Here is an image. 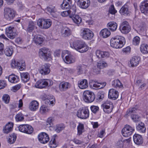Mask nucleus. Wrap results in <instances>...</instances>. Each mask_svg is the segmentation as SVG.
<instances>
[{"label": "nucleus", "mask_w": 148, "mask_h": 148, "mask_svg": "<svg viewBox=\"0 0 148 148\" xmlns=\"http://www.w3.org/2000/svg\"><path fill=\"white\" fill-rule=\"evenodd\" d=\"M70 43L71 48L81 53L85 52L88 49L89 47L82 40L72 39L70 41Z\"/></svg>", "instance_id": "nucleus-1"}, {"label": "nucleus", "mask_w": 148, "mask_h": 148, "mask_svg": "<svg viewBox=\"0 0 148 148\" xmlns=\"http://www.w3.org/2000/svg\"><path fill=\"white\" fill-rule=\"evenodd\" d=\"M110 46L116 49L123 47L125 44V40L123 36H116L112 37L110 40Z\"/></svg>", "instance_id": "nucleus-2"}, {"label": "nucleus", "mask_w": 148, "mask_h": 148, "mask_svg": "<svg viewBox=\"0 0 148 148\" xmlns=\"http://www.w3.org/2000/svg\"><path fill=\"white\" fill-rule=\"evenodd\" d=\"M39 56L41 59L45 60H50L52 59V57L49 49L43 47L39 49Z\"/></svg>", "instance_id": "nucleus-3"}, {"label": "nucleus", "mask_w": 148, "mask_h": 148, "mask_svg": "<svg viewBox=\"0 0 148 148\" xmlns=\"http://www.w3.org/2000/svg\"><path fill=\"white\" fill-rule=\"evenodd\" d=\"M38 26L42 29H47L49 28L52 24L51 20L49 19L39 18L38 20Z\"/></svg>", "instance_id": "nucleus-4"}, {"label": "nucleus", "mask_w": 148, "mask_h": 148, "mask_svg": "<svg viewBox=\"0 0 148 148\" xmlns=\"http://www.w3.org/2000/svg\"><path fill=\"white\" fill-rule=\"evenodd\" d=\"M80 35L83 39L86 40H90L93 38L94 34L89 29L85 28L81 29Z\"/></svg>", "instance_id": "nucleus-5"}, {"label": "nucleus", "mask_w": 148, "mask_h": 148, "mask_svg": "<svg viewBox=\"0 0 148 148\" xmlns=\"http://www.w3.org/2000/svg\"><path fill=\"white\" fill-rule=\"evenodd\" d=\"M53 84L52 81L50 79H40L36 82L35 87L38 88H42L48 86H51Z\"/></svg>", "instance_id": "nucleus-6"}, {"label": "nucleus", "mask_w": 148, "mask_h": 148, "mask_svg": "<svg viewBox=\"0 0 148 148\" xmlns=\"http://www.w3.org/2000/svg\"><path fill=\"white\" fill-rule=\"evenodd\" d=\"M77 116L80 119H86L89 116V110L87 107H84L80 108L77 113Z\"/></svg>", "instance_id": "nucleus-7"}, {"label": "nucleus", "mask_w": 148, "mask_h": 148, "mask_svg": "<svg viewBox=\"0 0 148 148\" xmlns=\"http://www.w3.org/2000/svg\"><path fill=\"white\" fill-rule=\"evenodd\" d=\"M83 99L86 102H92L95 99L93 92L89 90L85 91L83 93Z\"/></svg>", "instance_id": "nucleus-8"}, {"label": "nucleus", "mask_w": 148, "mask_h": 148, "mask_svg": "<svg viewBox=\"0 0 148 148\" xmlns=\"http://www.w3.org/2000/svg\"><path fill=\"white\" fill-rule=\"evenodd\" d=\"M135 130L134 127L126 125L122 130V134L124 137H127L132 135Z\"/></svg>", "instance_id": "nucleus-9"}, {"label": "nucleus", "mask_w": 148, "mask_h": 148, "mask_svg": "<svg viewBox=\"0 0 148 148\" xmlns=\"http://www.w3.org/2000/svg\"><path fill=\"white\" fill-rule=\"evenodd\" d=\"M103 111L106 113L109 114L111 113L113 108L112 103L109 100H107L101 105Z\"/></svg>", "instance_id": "nucleus-10"}, {"label": "nucleus", "mask_w": 148, "mask_h": 148, "mask_svg": "<svg viewBox=\"0 0 148 148\" xmlns=\"http://www.w3.org/2000/svg\"><path fill=\"white\" fill-rule=\"evenodd\" d=\"M15 12L14 10L9 8H6L4 10L5 18L8 20H10L15 16Z\"/></svg>", "instance_id": "nucleus-11"}, {"label": "nucleus", "mask_w": 148, "mask_h": 148, "mask_svg": "<svg viewBox=\"0 0 148 148\" xmlns=\"http://www.w3.org/2000/svg\"><path fill=\"white\" fill-rule=\"evenodd\" d=\"M89 85L91 88L97 89L103 88L106 85V83L105 82L99 83L93 80L90 82Z\"/></svg>", "instance_id": "nucleus-12"}, {"label": "nucleus", "mask_w": 148, "mask_h": 148, "mask_svg": "<svg viewBox=\"0 0 148 148\" xmlns=\"http://www.w3.org/2000/svg\"><path fill=\"white\" fill-rule=\"evenodd\" d=\"M121 32L124 34L128 33L130 30V27L128 22L126 21H123L120 27Z\"/></svg>", "instance_id": "nucleus-13"}, {"label": "nucleus", "mask_w": 148, "mask_h": 148, "mask_svg": "<svg viewBox=\"0 0 148 148\" xmlns=\"http://www.w3.org/2000/svg\"><path fill=\"white\" fill-rule=\"evenodd\" d=\"M23 28L28 32H30L34 30L35 27L34 22L32 21H27L26 24L22 26Z\"/></svg>", "instance_id": "nucleus-14"}, {"label": "nucleus", "mask_w": 148, "mask_h": 148, "mask_svg": "<svg viewBox=\"0 0 148 148\" xmlns=\"http://www.w3.org/2000/svg\"><path fill=\"white\" fill-rule=\"evenodd\" d=\"M39 141L41 143L45 144L47 143L49 140L48 135L45 132H41L38 136Z\"/></svg>", "instance_id": "nucleus-15"}, {"label": "nucleus", "mask_w": 148, "mask_h": 148, "mask_svg": "<svg viewBox=\"0 0 148 148\" xmlns=\"http://www.w3.org/2000/svg\"><path fill=\"white\" fill-rule=\"evenodd\" d=\"M46 10L54 18H57L60 14V13L57 11L56 9L53 6H51L47 7Z\"/></svg>", "instance_id": "nucleus-16"}, {"label": "nucleus", "mask_w": 148, "mask_h": 148, "mask_svg": "<svg viewBox=\"0 0 148 148\" xmlns=\"http://www.w3.org/2000/svg\"><path fill=\"white\" fill-rule=\"evenodd\" d=\"M141 13L146 14L148 13V0H144L140 3V6Z\"/></svg>", "instance_id": "nucleus-17"}, {"label": "nucleus", "mask_w": 148, "mask_h": 148, "mask_svg": "<svg viewBox=\"0 0 148 148\" xmlns=\"http://www.w3.org/2000/svg\"><path fill=\"white\" fill-rule=\"evenodd\" d=\"M50 66L48 64H45L41 66L39 69V71L42 75H46L48 74L50 72Z\"/></svg>", "instance_id": "nucleus-18"}, {"label": "nucleus", "mask_w": 148, "mask_h": 148, "mask_svg": "<svg viewBox=\"0 0 148 148\" xmlns=\"http://www.w3.org/2000/svg\"><path fill=\"white\" fill-rule=\"evenodd\" d=\"M140 57L138 56H133L130 60L129 65L130 66L134 67L136 66L139 64L140 61Z\"/></svg>", "instance_id": "nucleus-19"}, {"label": "nucleus", "mask_w": 148, "mask_h": 148, "mask_svg": "<svg viewBox=\"0 0 148 148\" xmlns=\"http://www.w3.org/2000/svg\"><path fill=\"white\" fill-rule=\"evenodd\" d=\"M69 17L71 18L73 23L79 26L82 22V18L78 15L74 14L70 15Z\"/></svg>", "instance_id": "nucleus-20"}, {"label": "nucleus", "mask_w": 148, "mask_h": 148, "mask_svg": "<svg viewBox=\"0 0 148 148\" xmlns=\"http://www.w3.org/2000/svg\"><path fill=\"white\" fill-rule=\"evenodd\" d=\"M71 86V84L69 82L63 81L59 85V89L61 91H65L69 88Z\"/></svg>", "instance_id": "nucleus-21"}, {"label": "nucleus", "mask_w": 148, "mask_h": 148, "mask_svg": "<svg viewBox=\"0 0 148 148\" xmlns=\"http://www.w3.org/2000/svg\"><path fill=\"white\" fill-rule=\"evenodd\" d=\"M119 96V93L117 91L114 89H110L108 92V97L110 99L115 100Z\"/></svg>", "instance_id": "nucleus-22"}, {"label": "nucleus", "mask_w": 148, "mask_h": 148, "mask_svg": "<svg viewBox=\"0 0 148 148\" xmlns=\"http://www.w3.org/2000/svg\"><path fill=\"white\" fill-rule=\"evenodd\" d=\"M63 59L64 62L67 64L73 63L75 61V57L71 53L68 55H66Z\"/></svg>", "instance_id": "nucleus-23"}, {"label": "nucleus", "mask_w": 148, "mask_h": 148, "mask_svg": "<svg viewBox=\"0 0 148 148\" xmlns=\"http://www.w3.org/2000/svg\"><path fill=\"white\" fill-rule=\"evenodd\" d=\"M14 28L11 27H9L6 29V34L8 37L11 39H13L15 37L16 33L13 32Z\"/></svg>", "instance_id": "nucleus-24"}, {"label": "nucleus", "mask_w": 148, "mask_h": 148, "mask_svg": "<svg viewBox=\"0 0 148 148\" xmlns=\"http://www.w3.org/2000/svg\"><path fill=\"white\" fill-rule=\"evenodd\" d=\"M78 2L79 7L83 9L88 8L90 4V0H79Z\"/></svg>", "instance_id": "nucleus-25"}, {"label": "nucleus", "mask_w": 148, "mask_h": 148, "mask_svg": "<svg viewBox=\"0 0 148 148\" xmlns=\"http://www.w3.org/2000/svg\"><path fill=\"white\" fill-rule=\"evenodd\" d=\"M13 124L12 122H9L3 127V131L5 134H8L11 132L12 129Z\"/></svg>", "instance_id": "nucleus-26"}, {"label": "nucleus", "mask_w": 148, "mask_h": 148, "mask_svg": "<svg viewBox=\"0 0 148 148\" xmlns=\"http://www.w3.org/2000/svg\"><path fill=\"white\" fill-rule=\"evenodd\" d=\"M97 67L99 69H97V71L96 70H94V72L97 74H98L100 73V69H102L107 66V64L104 61H99L97 64Z\"/></svg>", "instance_id": "nucleus-27"}, {"label": "nucleus", "mask_w": 148, "mask_h": 148, "mask_svg": "<svg viewBox=\"0 0 148 148\" xmlns=\"http://www.w3.org/2000/svg\"><path fill=\"white\" fill-rule=\"evenodd\" d=\"M119 12L122 15H129L130 14L131 11L129 9L128 6L127 5H125L121 8Z\"/></svg>", "instance_id": "nucleus-28"}, {"label": "nucleus", "mask_w": 148, "mask_h": 148, "mask_svg": "<svg viewBox=\"0 0 148 148\" xmlns=\"http://www.w3.org/2000/svg\"><path fill=\"white\" fill-rule=\"evenodd\" d=\"M39 107L38 102L36 101L33 100L30 103L29 108L32 111H35Z\"/></svg>", "instance_id": "nucleus-29"}, {"label": "nucleus", "mask_w": 148, "mask_h": 148, "mask_svg": "<svg viewBox=\"0 0 148 148\" xmlns=\"http://www.w3.org/2000/svg\"><path fill=\"white\" fill-rule=\"evenodd\" d=\"M133 139L135 143L137 145H140L143 143L142 136L138 134H135L133 137Z\"/></svg>", "instance_id": "nucleus-30"}, {"label": "nucleus", "mask_w": 148, "mask_h": 148, "mask_svg": "<svg viewBox=\"0 0 148 148\" xmlns=\"http://www.w3.org/2000/svg\"><path fill=\"white\" fill-rule=\"evenodd\" d=\"M33 40L36 45H39L42 43L44 39L42 36L36 34L34 36Z\"/></svg>", "instance_id": "nucleus-31"}, {"label": "nucleus", "mask_w": 148, "mask_h": 148, "mask_svg": "<svg viewBox=\"0 0 148 148\" xmlns=\"http://www.w3.org/2000/svg\"><path fill=\"white\" fill-rule=\"evenodd\" d=\"M78 87L81 89H84L86 88L88 86V83L87 80L84 79L79 82Z\"/></svg>", "instance_id": "nucleus-32"}, {"label": "nucleus", "mask_w": 148, "mask_h": 148, "mask_svg": "<svg viewBox=\"0 0 148 148\" xmlns=\"http://www.w3.org/2000/svg\"><path fill=\"white\" fill-rule=\"evenodd\" d=\"M111 34L110 31L107 28H104L101 30L100 32V35L103 38L108 37Z\"/></svg>", "instance_id": "nucleus-33"}, {"label": "nucleus", "mask_w": 148, "mask_h": 148, "mask_svg": "<svg viewBox=\"0 0 148 148\" xmlns=\"http://www.w3.org/2000/svg\"><path fill=\"white\" fill-rule=\"evenodd\" d=\"M8 81L12 83H16L19 81V77L14 75H11L9 76L8 78Z\"/></svg>", "instance_id": "nucleus-34"}, {"label": "nucleus", "mask_w": 148, "mask_h": 148, "mask_svg": "<svg viewBox=\"0 0 148 148\" xmlns=\"http://www.w3.org/2000/svg\"><path fill=\"white\" fill-rule=\"evenodd\" d=\"M71 0H64L61 5V8L63 9H69L71 5Z\"/></svg>", "instance_id": "nucleus-35"}, {"label": "nucleus", "mask_w": 148, "mask_h": 148, "mask_svg": "<svg viewBox=\"0 0 148 148\" xmlns=\"http://www.w3.org/2000/svg\"><path fill=\"white\" fill-rule=\"evenodd\" d=\"M136 129L139 132L144 133L146 131V127L144 124L141 122L138 124L136 126Z\"/></svg>", "instance_id": "nucleus-36"}, {"label": "nucleus", "mask_w": 148, "mask_h": 148, "mask_svg": "<svg viewBox=\"0 0 148 148\" xmlns=\"http://www.w3.org/2000/svg\"><path fill=\"white\" fill-rule=\"evenodd\" d=\"M107 26L111 31L113 32L116 29L117 24L114 22H110L107 24Z\"/></svg>", "instance_id": "nucleus-37"}, {"label": "nucleus", "mask_w": 148, "mask_h": 148, "mask_svg": "<svg viewBox=\"0 0 148 148\" xmlns=\"http://www.w3.org/2000/svg\"><path fill=\"white\" fill-rule=\"evenodd\" d=\"M112 86L116 88H122L123 85L118 79H115L112 82Z\"/></svg>", "instance_id": "nucleus-38"}, {"label": "nucleus", "mask_w": 148, "mask_h": 148, "mask_svg": "<svg viewBox=\"0 0 148 148\" xmlns=\"http://www.w3.org/2000/svg\"><path fill=\"white\" fill-rule=\"evenodd\" d=\"M21 80L24 82H27L29 79V75L27 72L21 73Z\"/></svg>", "instance_id": "nucleus-39"}, {"label": "nucleus", "mask_w": 148, "mask_h": 148, "mask_svg": "<svg viewBox=\"0 0 148 148\" xmlns=\"http://www.w3.org/2000/svg\"><path fill=\"white\" fill-rule=\"evenodd\" d=\"M77 135H81L84 130V124L82 123H78V125L77 126Z\"/></svg>", "instance_id": "nucleus-40"}, {"label": "nucleus", "mask_w": 148, "mask_h": 148, "mask_svg": "<svg viewBox=\"0 0 148 148\" xmlns=\"http://www.w3.org/2000/svg\"><path fill=\"white\" fill-rule=\"evenodd\" d=\"M13 53V49L12 46L7 47L5 49V53L8 56H10Z\"/></svg>", "instance_id": "nucleus-41"}, {"label": "nucleus", "mask_w": 148, "mask_h": 148, "mask_svg": "<svg viewBox=\"0 0 148 148\" xmlns=\"http://www.w3.org/2000/svg\"><path fill=\"white\" fill-rule=\"evenodd\" d=\"M16 136L15 133H13L10 135L8 138V142L10 144L13 143L16 140Z\"/></svg>", "instance_id": "nucleus-42"}, {"label": "nucleus", "mask_w": 148, "mask_h": 148, "mask_svg": "<svg viewBox=\"0 0 148 148\" xmlns=\"http://www.w3.org/2000/svg\"><path fill=\"white\" fill-rule=\"evenodd\" d=\"M141 52L143 54L148 53V45L145 44H142L140 47Z\"/></svg>", "instance_id": "nucleus-43"}, {"label": "nucleus", "mask_w": 148, "mask_h": 148, "mask_svg": "<svg viewBox=\"0 0 148 148\" xmlns=\"http://www.w3.org/2000/svg\"><path fill=\"white\" fill-rule=\"evenodd\" d=\"M18 63L19 64L17 66V67H18L21 71L24 70L25 69L26 66L24 61L23 60L18 61Z\"/></svg>", "instance_id": "nucleus-44"}, {"label": "nucleus", "mask_w": 148, "mask_h": 148, "mask_svg": "<svg viewBox=\"0 0 148 148\" xmlns=\"http://www.w3.org/2000/svg\"><path fill=\"white\" fill-rule=\"evenodd\" d=\"M61 33L62 35L64 37L67 36L70 34V30L68 27H65L62 29Z\"/></svg>", "instance_id": "nucleus-45"}, {"label": "nucleus", "mask_w": 148, "mask_h": 148, "mask_svg": "<svg viewBox=\"0 0 148 148\" xmlns=\"http://www.w3.org/2000/svg\"><path fill=\"white\" fill-rule=\"evenodd\" d=\"M51 148H55L57 146V144L56 141L55 137H53L50 141L49 144Z\"/></svg>", "instance_id": "nucleus-46"}, {"label": "nucleus", "mask_w": 148, "mask_h": 148, "mask_svg": "<svg viewBox=\"0 0 148 148\" xmlns=\"http://www.w3.org/2000/svg\"><path fill=\"white\" fill-rule=\"evenodd\" d=\"M15 119L17 122H21L23 121L24 119L23 114L21 112L18 113L16 115Z\"/></svg>", "instance_id": "nucleus-47"}, {"label": "nucleus", "mask_w": 148, "mask_h": 148, "mask_svg": "<svg viewBox=\"0 0 148 148\" xmlns=\"http://www.w3.org/2000/svg\"><path fill=\"white\" fill-rule=\"evenodd\" d=\"M51 99H47L45 100V103L46 104H49V105L53 106L55 103V99L53 96H52Z\"/></svg>", "instance_id": "nucleus-48"}, {"label": "nucleus", "mask_w": 148, "mask_h": 148, "mask_svg": "<svg viewBox=\"0 0 148 148\" xmlns=\"http://www.w3.org/2000/svg\"><path fill=\"white\" fill-rule=\"evenodd\" d=\"M125 140L119 139L116 142L115 146L117 148H123Z\"/></svg>", "instance_id": "nucleus-49"}, {"label": "nucleus", "mask_w": 148, "mask_h": 148, "mask_svg": "<svg viewBox=\"0 0 148 148\" xmlns=\"http://www.w3.org/2000/svg\"><path fill=\"white\" fill-rule=\"evenodd\" d=\"M140 40V38L138 36H136L133 38L132 44L135 46H138L139 44Z\"/></svg>", "instance_id": "nucleus-50"}, {"label": "nucleus", "mask_w": 148, "mask_h": 148, "mask_svg": "<svg viewBox=\"0 0 148 148\" xmlns=\"http://www.w3.org/2000/svg\"><path fill=\"white\" fill-rule=\"evenodd\" d=\"M49 109L44 105L42 106L40 108V112L42 114H46L49 112Z\"/></svg>", "instance_id": "nucleus-51"}, {"label": "nucleus", "mask_w": 148, "mask_h": 148, "mask_svg": "<svg viewBox=\"0 0 148 148\" xmlns=\"http://www.w3.org/2000/svg\"><path fill=\"white\" fill-rule=\"evenodd\" d=\"M25 133L30 134L33 132V128L30 125L27 124V128L26 129Z\"/></svg>", "instance_id": "nucleus-52"}, {"label": "nucleus", "mask_w": 148, "mask_h": 148, "mask_svg": "<svg viewBox=\"0 0 148 148\" xmlns=\"http://www.w3.org/2000/svg\"><path fill=\"white\" fill-rule=\"evenodd\" d=\"M65 126L63 124H60L56 125L55 129L56 131L58 133H59L60 131L63 130Z\"/></svg>", "instance_id": "nucleus-53"}, {"label": "nucleus", "mask_w": 148, "mask_h": 148, "mask_svg": "<svg viewBox=\"0 0 148 148\" xmlns=\"http://www.w3.org/2000/svg\"><path fill=\"white\" fill-rule=\"evenodd\" d=\"M18 128L20 131L25 133L26 129L27 128V124L20 125L19 126Z\"/></svg>", "instance_id": "nucleus-54"}, {"label": "nucleus", "mask_w": 148, "mask_h": 148, "mask_svg": "<svg viewBox=\"0 0 148 148\" xmlns=\"http://www.w3.org/2000/svg\"><path fill=\"white\" fill-rule=\"evenodd\" d=\"M10 97L7 94L4 95L2 97L3 100L6 103H8L10 101Z\"/></svg>", "instance_id": "nucleus-55"}, {"label": "nucleus", "mask_w": 148, "mask_h": 148, "mask_svg": "<svg viewBox=\"0 0 148 148\" xmlns=\"http://www.w3.org/2000/svg\"><path fill=\"white\" fill-rule=\"evenodd\" d=\"M108 12L109 13L114 14L117 12V11L115 10L114 5H111L109 8Z\"/></svg>", "instance_id": "nucleus-56"}, {"label": "nucleus", "mask_w": 148, "mask_h": 148, "mask_svg": "<svg viewBox=\"0 0 148 148\" xmlns=\"http://www.w3.org/2000/svg\"><path fill=\"white\" fill-rule=\"evenodd\" d=\"M71 11L70 10L64 11L60 13V14L63 17H66L69 15H70Z\"/></svg>", "instance_id": "nucleus-57"}, {"label": "nucleus", "mask_w": 148, "mask_h": 148, "mask_svg": "<svg viewBox=\"0 0 148 148\" xmlns=\"http://www.w3.org/2000/svg\"><path fill=\"white\" fill-rule=\"evenodd\" d=\"M90 109L91 111L94 113H96L99 110V108L98 107L95 106H91Z\"/></svg>", "instance_id": "nucleus-58"}, {"label": "nucleus", "mask_w": 148, "mask_h": 148, "mask_svg": "<svg viewBox=\"0 0 148 148\" xmlns=\"http://www.w3.org/2000/svg\"><path fill=\"white\" fill-rule=\"evenodd\" d=\"M18 61H16L14 59H12L11 63V67L13 68L17 67V66L19 64L18 63Z\"/></svg>", "instance_id": "nucleus-59"}, {"label": "nucleus", "mask_w": 148, "mask_h": 148, "mask_svg": "<svg viewBox=\"0 0 148 148\" xmlns=\"http://www.w3.org/2000/svg\"><path fill=\"white\" fill-rule=\"evenodd\" d=\"M7 86V84L5 81L0 80V89L4 88Z\"/></svg>", "instance_id": "nucleus-60"}, {"label": "nucleus", "mask_w": 148, "mask_h": 148, "mask_svg": "<svg viewBox=\"0 0 148 148\" xmlns=\"http://www.w3.org/2000/svg\"><path fill=\"white\" fill-rule=\"evenodd\" d=\"M103 53V51L100 50H97L95 52V53L97 57L98 58H102V54Z\"/></svg>", "instance_id": "nucleus-61"}, {"label": "nucleus", "mask_w": 148, "mask_h": 148, "mask_svg": "<svg viewBox=\"0 0 148 148\" xmlns=\"http://www.w3.org/2000/svg\"><path fill=\"white\" fill-rule=\"evenodd\" d=\"M71 52L67 50H64L62 51V59L65 58L66 55H68L71 53Z\"/></svg>", "instance_id": "nucleus-62"}, {"label": "nucleus", "mask_w": 148, "mask_h": 148, "mask_svg": "<svg viewBox=\"0 0 148 148\" xmlns=\"http://www.w3.org/2000/svg\"><path fill=\"white\" fill-rule=\"evenodd\" d=\"M21 87V84H18L12 87V90L15 92L19 89Z\"/></svg>", "instance_id": "nucleus-63"}, {"label": "nucleus", "mask_w": 148, "mask_h": 148, "mask_svg": "<svg viewBox=\"0 0 148 148\" xmlns=\"http://www.w3.org/2000/svg\"><path fill=\"white\" fill-rule=\"evenodd\" d=\"M131 117L132 119L134 122H136L139 120L140 117L137 115H132Z\"/></svg>", "instance_id": "nucleus-64"}]
</instances>
